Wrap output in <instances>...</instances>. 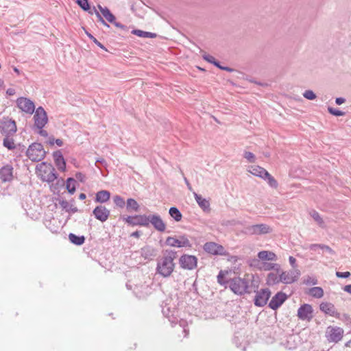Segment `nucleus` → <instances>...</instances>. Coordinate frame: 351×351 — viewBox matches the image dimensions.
<instances>
[{
  "label": "nucleus",
  "instance_id": "obj_1",
  "mask_svg": "<svg viewBox=\"0 0 351 351\" xmlns=\"http://www.w3.org/2000/svg\"><path fill=\"white\" fill-rule=\"evenodd\" d=\"M162 256L158 260L156 272L164 278L171 276L174 270V259L177 253L172 250H166L162 252Z\"/></svg>",
  "mask_w": 351,
  "mask_h": 351
},
{
  "label": "nucleus",
  "instance_id": "obj_2",
  "mask_svg": "<svg viewBox=\"0 0 351 351\" xmlns=\"http://www.w3.org/2000/svg\"><path fill=\"white\" fill-rule=\"evenodd\" d=\"M247 171L267 181L271 188L277 189L278 186L277 180L263 167L258 165H251L248 167Z\"/></svg>",
  "mask_w": 351,
  "mask_h": 351
},
{
  "label": "nucleus",
  "instance_id": "obj_3",
  "mask_svg": "<svg viewBox=\"0 0 351 351\" xmlns=\"http://www.w3.org/2000/svg\"><path fill=\"white\" fill-rule=\"evenodd\" d=\"M228 287L235 294L241 295L244 293H249V280L247 278H241L240 277H235L230 279L226 282Z\"/></svg>",
  "mask_w": 351,
  "mask_h": 351
},
{
  "label": "nucleus",
  "instance_id": "obj_4",
  "mask_svg": "<svg viewBox=\"0 0 351 351\" xmlns=\"http://www.w3.org/2000/svg\"><path fill=\"white\" fill-rule=\"evenodd\" d=\"M26 155L32 161L39 162L45 157L46 152L41 143H34L29 146Z\"/></svg>",
  "mask_w": 351,
  "mask_h": 351
},
{
  "label": "nucleus",
  "instance_id": "obj_5",
  "mask_svg": "<svg viewBox=\"0 0 351 351\" xmlns=\"http://www.w3.org/2000/svg\"><path fill=\"white\" fill-rule=\"evenodd\" d=\"M0 124L1 132L5 136H12L17 130L16 122L9 117H3Z\"/></svg>",
  "mask_w": 351,
  "mask_h": 351
},
{
  "label": "nucleus",
  "instance_id": "obj_6",
  "mask_svg": "<svg viewBox=\"0 0 351 351\" xmlns=\"http://www.w3.org/2000/svg\"><path fill=\"white\" fill-rule=\"evenodd\" d=\"M272 228L265 223L252 225L245 228L244 232L249 235H261L271 233Z\"/></svg>",
  "mask_w": 351,
  "mask_h": 351
},
{
  "label": "nucleus",
  "instance_id": "obj_7",
  "mask_svg": "<svg viewBox=\"0 0 351 351\" xmlns=\"http://www.w3.org/2000/svg\"><path fill=\"white\" fill-rule=\"evenodd\" d=\"M34 124L38 129H42L47 123L48 117L44 108L38 107L34 116Z\"/></svg>",
  "mask_w": 351,
  "mask_h": 351
},
{
  "label": "nucleus",
  "instance_id": "obj_8",
  "mask_svg": "<svg viewBox=\"0 0 351 351\" xmlns=\"http://www.w3.org/2000/svg\"><path fill=\"white\" fill-rule=\"evenodd\" d=\"M197 259L195 256L184 254L179 259V263L182 268L192 270L197 267Z\"/></svg>",
  "mask_w": 351,
  "mask_h": 351
},
{
  "label": "nucleus",
  "instance_id": "obj_9",
  "mask_svg": "<svg viewBox=\"0 0 351 351\" xmlns=\"http://www.w3.org/2000/svg\"><path fill=\"white\" fill-rule=\"evenodd\" d=\"M271 296V291L269 289H262L258 291L254 298V304L256 306H264Z\"/></svg>",
  "mask_w": 351,
  "mask_h": 351
},
{
  "label": "nucleus",
  "instance_id": "obj_10",
  "mask_svg": "<svg viewBox=\"0 0 351 351\" xmlns=\"http://www.w3.org/2000/svg\"><path fill=\"white\" fill-rule=\"evenodd\" d=\"M123 220L131 226H148V217L145 215L128 216Z\"/></svg>",
  "mask_w": 351,
  "mask_h": 351
},
{
  "label": "nucleus",
  "instance_id": "obj_11",
  "mask_svg": "<svg viewBox=\"0 0 351 351\" xmlns=\"http://www.w3.org/2000/svg\"><path fill=\"white\" fill-rule=\"evenodd\" d=\"M280 276L282 282L285 284H291L298 280L300 276V271L298 269H291L287 271H282Z\"/></svg>",
  "mask_w": 351,
  "mask_h": 351
},
{
  "label": "nucleus",
  "instance_id": "obj_12",
  "mask_svg": "<svg viewBox=\"0 0 351 351\" xmlns=\"http://www.w3.org/2000/svg\"><path fill=\"white\" fill-rule=\"evenodd\" d=\"M17 106L23 112L28 114H33L35 110V106L32 101L27 98L20 97L16 100Z\"/></svg>",
  "mask_w": 351,
  "mask_h": 351
},
{
  "label": "nucleus",
  "instance_id": "obj_13",
  "mask_svg": "<svg viewBox=\"0 0 351 351\" xmlns=\"http://www.w3.org/2000/svg\"><path fill=\"white\" fill-rule=\"evenodd\" d=\"M39 166L40 167L43 166L45 167V169H44L43 173L42 175L43 180L46 181L47 182H52L57 178V173H56V170L52 167V165H46L45 162H43L40 164Z\"/></svg>",
  "mask_w": 351,
  "mask_h": 351
},
{
  "label": "nucleus",
  "instance_id": "obj_14",
  "mask_svg": "<svg viewBox=\"0 0 351 351\" xmlns=\"http://www.w3.org/2000/svg\"><path fill=\"white\" fill-rule=\"evenodd\" d=\"M205 252L213 255H226L224 247L214 242H207L204 245Z\"/></svg>",
  "mask_w": 351,
  "mask_h": 351
},
{
  "label": "nucleus",
  "instance_id": "obj_15",
  "mask_svg": "<svg viewBox=\"0 0 351 351\" xmlns=\"http://www.w3.org/2000/svg\"><path fill=\"white\" fill-rule=\"evenodd\" d=\"M147 217H148V226L151 223L156 230L161 232L165 231L166 225L160 215L154 214Z\"/></svg>",
  "mask_w": 351,
  "mask_h": 351
},
{
  "label": "nucleus",
  "instance_id": "obj_16",
  "mask_svg": "<svg viewBox=\"0 0 351 351\" xmlns=\"http://www.w3.org/2000/svg\"><path fill=\"white\" fill-rule=\"evenodd\" d=\"M313 308L308 304H304L300 306L298 310V317L301 320L310 321L313 318Z\"/></svg>",
  "mask_w": 351,
  "mask_h": 351
},
{
  "label": "nucleus",
  "instance_id": "obj_17",
  "mask_svg": "<svg viewBox=\"0 0 351 351\" xmlns=\"http://www.w3.org/2000/svg\"><path fill=\"white\" fill-rule=\"evenodd\" d=\"M287 299V295L282 291L278 292L270 300L269 307L272 310L278 309Z\"/></svg>",
  "mask_w": 351,
  "mask_h": 351
},
{
  "label": "nucleus",
  "instance_id": "obj_18",
  "mask_svg": "<svg viewBox=\"0 0 351 351\" xmlns=\"http://www.w3.org/2000/svg\"><path fill=\"white\" fill-rule=\"evenodd\" d=\"M14 169L12 165H6L0 169V179L2 182H10L13 180Z\"/></svg>",
  "mask_w": 351,
  "mask_h": 351
},
{
  "label": "nucleus",
  "instance_id": "obj_19",
  "mask_svg": "<svg viewBox=\"0 0 351 351\" xmlns=\"http://www.w3.org/2000/svg\"><path fill=\"white\" fill-rule=\"evenodd\" d=\"M93 213L97 219L104 222L108 220L110 213L105 206L100 205L95 207Z\"/></svg>",
  "mask_w": 351,
  "mask_h": 351
},
{
  "label": "nucleus",
  "instance_id": "obj_20",
  "mask_svg": "<svg viewBox=\"0 0 351 351\" xmlns=\"http://www.w3.org/2000/svg\"><path fill=\"white\" fill-rule=\"evenodd\" d=\"M329 335L328 340L330 341L337 343L343 337V330L340 327H328Z\"/></svg>",
  "mask_w": 351,
  "mask_h": 351
},
{
  "label": "nucleus",
  "instance_id": "obj_21",
  "mask_svg": "<svg viewBox=\"0 0 351 351\" xmlns=\"http://www.w3.org/2000/svg\"><path fill=\"white\" fill-rule=\"evenodd\" d=\"M320 310L330 316L339 317V313L336 309L335 305L330 302H322L319 305Z\"/></svg>",
  "mask_w": 351,
  "mask_h": 351
},
{
  "label": "nucleus",
  "instance_id": "obj_22",
  "mask_svg": "<svg viewBox=\"0 0 351 351\" xmlns=\"http://www.w3.org/2000/svg\"><path fill=\"white\" fill-rule=\"evenodd\" d=\"M193 196L198 206L204 212L207 213L210 212V204L208 199L203 198L200 195L195 192H193Z\"/></svg>",
  "mask_w": 351,
  "mask_h": 351
},
{
  "label": "nucleus",
  "instance_id": "obj_23",
  "mask_svg": "<svg viewBox=\"0 0 351 351\" xmlns=\"http://www.w3.org/2000/svg\"><path fill=\"white\" fill-rule=\"evenodd\" d=\"M55 164L60 171H64L66 169V162L62 152L58 150L53 154Z\"/></svg>",
  "mask_w": 351,
  "mask_h": 351
},
{
  "label": "nucleus",
  "instance_id": "obj_24",
  "mask_svg": "<svg viewBox=\"0 0 351 351\" xmlns=\"http://www.w3.org/2000/svg\"><path fill=\"white\" fill-rule=\"evenodd\" d=\"M141 256L144 260H152L155 256V250L150 246H145L141 249Z\"/></svg>",
  "mask_w": 351,
  "mask_h": 351
},
{
  "label": "nucleus",
  "instance_id": "obj_25",
  "mask_svg": "<svg viewBox=\"0 0 351 351\" xmlns=\"http://www.w3.org/2000/svg\"><path fill=\"white\" fill-rule=\"evenodd\" d=\"M98 8L106 21L110 23L114 22L116 18L107 7L103 8L100 5H98Z\"/></svg>",
  "mask_w": 351,
  "mask_h": 351
},
{
  "label": "nucleus",
  "instance_id": "obj_26",
  "mask_svg": "<svg viewBox=\"0 0 351 351\" xmlns=\"http://www.w3.org/2000/svg\"><path fill=\"white\" fill-rule=\"evenodd\" d=\"M110 192L106 190H102L96 193L95 201L100 203H105L110 199Z\"/></svg>",
  "mask_w": 351,
  "mask_h": 351
},
{
  "label": "nucleus",
  "instance_id": "obj_27",
  "mask_svg": "<svg viewBox=\"0 0 351 351\" xmlns=\"http://www.w3.org/2000/svg\"><path fill=\"white\" fill-rule=\"evenodd\" d=\"M258 257L263 261H275L276 260V255L271 252L261 251L258 254Z\"/></svg>",
  "mask_w": 351,
  "mask_h": 351
},
{
  "label": "nucleus",
  "instance_id": "obj_28",
  "mask_svg": "<svg viewBox=\"0 0 351 351\" xmlns=\"http://www.w3.org/2000/svg\"><path fill=\"white\" fill-rule=\"evenodd\" d=\"M309 249L313 251H316L317 249H326V252L328 254L332 255L335 254V252L330 247L324 244H311L309 245Z\"/></svg>",
  "mask_w": 351,
  "mask_h": 351
},
{
  "label": "nucleus",
  "instance_id": "obj_29",
  "mask_svg": "<svg viewBox=\"0 0 351 351\" xmlns=\"http://www.w3.org/2000/svg\"><path fill=\"white\" fill-rule=\"evenodd\" d=\"M281 282V276L276 273L271 272L268 274L267 277V284L269 285H274Z\"/></svg>",
  "mask_w": 351,
  "mask_h": 351
},
{
  "label": "nucleus",
  "instance_id": "obj_30",
  "mask_svg": "<svg viewBox=\"0 0 351 351\" xmlns=\"http://www.w3.org/2000/svg\"><path fill=\"white\" fill-rule=\"evenodd\" d=\"M307 293L315 298H321L324 295V290L322 287H314L309 289Z\"/></svg>",
  "mask_w": 351,
  "mask_h": 351
},
{
  "label": "nucleus",
  "instance_id": "obj_31",
  "mask_svg": "<svg viewBox=\"0 0 351 351\" xmlns=\"http://www.w3.org/2000/svg\"><path fill=\"white\" fill-rule=\"evenodd\" d=\"M69 241L77 245H82L85 241V237L84 236H77L73 233H70L69 234Z\"/></svg>",
  "mask_w": 351,
  "mask_h": 351
},
{
  "label": "nucleus",
  "instance_id": "obj_32",
  "mask_svg": "<svg viewBox=\"0 0 351 351\" xmlns=\"http://www.w3.org/2000/svg\"><path fill=\"white\" fill-rule=\"evenodd\" d=\"M170 216L176 221H180L182 218L181 212L176 207H171L169 210Z\"/></svg>",
  "mask_w": 351,
  "mask_h": 351
},
{
  "label": "nucleus",
  "instance_id": "obj_33",
  "mask_svg": "<svg viewBox=\"0 0 351 351\" xmlns=\"http://www.w3.org/2000/svg\"><path fill=\"white\" fill-rule=\"evenodd\" d=\"M126 208L128 211L137 212L139 210V204L134 199L129 198L126 202Z\"/></svg>",
  "mask_w": 351,
  "mask_h": 351
},
{
  "label": "nucleus",
  "instance_id": "obj_34",
  "mask_svg": "<svg viewBox=\"0 0 351 351\" xmlns=\"http://www.w3.org/2000/svg\"><path fill=\"white\" fill-rule=\"evenodd\" d=\"M132 33L136 36L142 38H156V34L155 33H152L149 32H145L140 29H134L132 32Z\"/></svg>",
  "mask_w": 351,
  "mask_h": 351
},
{
  "label": "nucleus",
  "instance_id": "obj_35",
  "mask_svg": "<svg viewBox=\"0 0 351 351\" xmlns=\"http://www.w3.org/2000/svg\"><path fill=\"white\" fill-rule=\"evenodd\" d=\"M310 215L317 222V223L322 228L325 227V223L318 212L312 210L310 212Z\"/></svg>",
  "mask_w": 351,
  "mask_h": 351
},
{
  "label": "nucleus",
  "instance_id": "obj_36",
  "mask_svg": "<svg viewBox=\"0 0 351 351\" xmlns=\"http://www.w3.org/2000/svg\"><path fill=\"white\" fill-rule=\"evenodd\" d=\"M75 180L72 178L66 180V188L71 194H73L75 191Z\"/></svg>",
  "mask_w": 351,
  "mask_h": 351
},
{
  "label": "nucleus",
  "instance_id": "obj_37",
  "mask_svg": "<svg viewBox=\"0 0 351 351\" xmlns=\"http://www.w3.org/2000/svg\"><path fill=\"white\" fill-rule=\"evenodd\" d=\"M10 136H5L3 139V145L8 149L12 150L15 148V144L13 138H10Z\"/></svg>",
  "mask_w": 351,
  "mask_h": 351
},
{
  "label": "nucleus",
  "instance_id": "obj_38",
  "mask_svg": "<svg viewBox=\"0 0 351 351\" xmlns=\"http://www.w3.org/2000/svg\"><path fill=\"white\" fill-rule=\"evenodd\" d=\"M165 243L171 247H180L179 244V239L173 237H168L166 239Z\"/></svg>",
  "mask_w": 351,
  "mask_h": 351
},
{
  "label": "nucleus",
  "instance_id": "obj_39",
  "mask_svg": "<svg viewBox=\"0 0 351 351\" xmlns=\"http://www.w3.org/2000/svg\"><path fill=\"white\" fill-rule=\"evenodd\" d=\"M179 244L180 247H190L191 246V244L190 243V241L188 239L187 237L185 235L180 236L179 237Z\"/></svg>",
  "mask_w": 351,
  "mask_h": 351
},
{
  "label": "nucleus",
  "instance_id": "obj_40",
  "mask_svg": "<svg viewBox=\"0 0 351 351\" xmlns=\"http://www.w3.org/2000/svg\"><path fill=\"white\" fill-rule=\"evenodd\" d=\"M58 203L62 210L66 212H70V208H71V204H70L66 200L64 199H59Z\"/></svg>",
  "mask_w": 351,
  "mask_h": 351
},
{
  "label": "nucleus",
  "instance_id": "obj_41",
  "mask_svg": "<svg viewBox=\"0 0 351 351\" xmlns=\"http://www.w3.org/2000/svg\"><path fill=\"white\" fill-rule=\"evenodd\" d=\"M114 202L119 208H123L125 205L124 199L119 195L114 197Z\"/></svg>",
  "mask_w": 351,
  "mask_h": 351
},
{
  "label": "nucleus",
  "instance_id": "obj_42",
  "mask_svg": "<svg viewBox=\"0 0 351 351\" xmlns=\"http://www.w3.org/2000/svg\"><path fill=\"white\" fill-rule=\"evenodd\" d=\"M76 3L84 10L88 11L90 10V5L88 0H76Z\"/></svg>",
  "mask_w": 351,
  "mask_h": 351
},
{
  "label": "nucleus",
  "instance_id": "obj_43",
  "mask_svg": "<svg viewBox=\"0 0 351 351\" xmlns=\"http://www.w3.org/2000/svg\"><path fill=\"white\" fill-rule=\"evenodd\" d=\"M243 156L249 162L254 163L256 161L255 155L250 152H245Z\"/></svg>",
  "mask_w": 351,
  "mask_h": 351
},
{
  "label": "nucleus",
  "instance_id": "obj_44",
  "mask_svg": "<svg viewBox=\"0 0 351 351\" xmlns=\"http://www.w3.org/2000/svg\"><path fill=\"white\" fill-rule=\"evenodd\" d=\"M328 111L332 115L339 117V116H343L345 115V112L343 111H341L338 109L332 108V107H328Z\"/></svg>",
  "mask_w": 351,
  "mask_h": 351
},
{
  "label": "nucleus",
  "instance_id": "obj_45",
  "mask_svg": "<svg viewBox=\"0 0 351 351\" xmlns=\"http://www.w3.org/2000/svg\"><path fill=\"white\" fill-rule=\"evenodd\" d=\"M93 10L95 12V14L98 19V21L100 22L103 25L106 26L107 27H109L110 25L106 22V21L104 19L103 16L100 14V13L96 10V8L94 7Z\"/></svg>",
  "mask_w": 351,
  "mask_h": 351
},
{
  "label": "nucleus",
  "instance_id": "obj_46",
  "mask_svg": "<svg viewBox=\"0 0 351 351\" xmlns=\"http://www.w3.org/2000/svg\"><path fill=\"white\" fill-rule=\"evenodd\" d=\"M304 97L307 99L313 100L316 98V95L313 93V90H307L303 93Z\"/></svg>",
  "mask_w": 351,
  "mask_h": 351
},
{
  "label": "nucleus",
  "instance_id": "obj_47",
  "mask_svg": "<svg viewBox=\"0 0 351 351\" xmlns=\"http://www.w3.org/2000/svg\"><path fill=\"white\" fill-rule=\"evenodd\" d=\"M87 36L93 40V42L96 44L101 49L107 51L106 48L100 43L99 42L92 34L87 33Z\"/></svg>",
  "mask_w": 351,
  "mask_h": 351
},
{
  "label": "nucleus",
  "instance_id": "obj_48",
  "mask_svg": "<svg viewBox=\"0 0 351 351\" xmlns=\"http://www.w3.org/2000/svg\"><path fill=\"white\" fill-rule=\"evenodd\" d=\"M202 58L204 60L207 61L209 63L213 64L216 59L211 55L209 54H204Z\"/></svg>",
  "mask_w": 351,
  "mask_h": 351
},
{
  "label": "nucleus",
  "instance_id": "obj_49",
  "mask_svg": "<svg viewBox=\"0 0 351 351\" xmlns=\"http://www.w3.org/2000/svg\"><path fill=\"white\" fill-rule=\"evenodd\" d=\"M337 319H339L343 322H351V318L348 314L344 313L343 315H341L339 313V317H336Z\"/></svg>",
  "mask_w": 351,
  "mask_h": 351
},
{
  "label": "nucleus",
  "instance_id": "obj_50",
  "mask_svg": "<svg viewBox=\"0 0 351 351\" xmlns=\"http://www.w3.org/2000/svg\"><path fill=\"white\" fill-rule=\"evenodd\" d=\"M350 275L351 274L349 271H346V272L337 271L336 272L337 277L341 278H347L350 277Z\"/></svg>",
  "mask_w": 351,
  "mask_h": 351
},
{
  "label": "nucleus",
  "instance_id": "obj_51",
  "mask_svg": "<svg viewBox=\"0 0 351 351\" xmlns=\"http://www.w3.org/2000/svg\"><path fill=\"white\" fill-rule=\"evenodd\" d=\"M289 261L293 269H297L296 259L293 256H289Z\"/></svg>",
  "mask_w": 351,
  "mask_h": 351
},
{
  "label": "nucleus",
  "instance_id": "obj_52",
  "mask_svg": "<svg viewBox=\"0 0 351 351\" xmlns=\"http://www.w3.org/2000/svg\"><path fill=\"white\" fill-rule=\"evenodd\" d=\"M114 26H116L118 28H120L123 30H127V27L123 24H121L119 22H117L116 19L114 20V22L112 23Z\"/></svg>",
  "mask_w": 351,
  "mask_h": 351
},
{
  "label": "nucleus",
  "instance_id": "obj_53",
  "mask_svg": "<svg viewBox=\"0 0 351 351\" xmlns=\"http://www.w3.org/2000/svg\"><path fill=\"white\" fill-rule=\"evenodd\" d=\"M75 178L82 182H84L85 181V176L81 172L76 173Z\"/></svg>",
  "mask_w": 351,
  "mask_h": 351
},
{
  "label": "nucleus",
  "instance_id": "obj_54",
  "mask_svg": "<svg viewBox=\"0 0 351 351\" xmlns=\"http://www.w3.org/2000/svg\"><path fill=\"white\" fill-rule=\"evenodd\" d=\"M223 276L224 275L222 271H221L217 276V281L220 285H224L226 283V282L223 281Z\"/></svg>",
  "mask_w": 351,
  "mask_h": 351
},
{
  "label": "nucleus",
  "instance_id": "obj_55",
  "mask_svg": "<svg viewBox=\"0 0 351 351\" xmlns=\"http://www.w3.org/2000/svg\"><path fill=\"white\" fill-rule=\"evenodd\" d=\"M98 163L101 164L102 166H104V167H105V166H106V161L104 158H97V159L96 160V161H95V165H96V166H97L98 168H99V166H97V164H98Z\"/></svg>",
  "mask_w": 351,
  "mask_h": 351
},
{
  "label": "nucleus",
  "instance_id": "obj_56",
  "mask_svg": "<svg viewBox=\"0 0 351 351\" xmlns=\"http://www.w3.org/2000/svg\"><path fill=\"white\" fill-rule=\"evenodd\" d=\"M345 101H346V99L343 97H337L335 99V103L337 105H341V104H343L345 102Z\"/></svg>",
  "mask_w": 351,
  "mask_h": 351
},
{
  "label": "nucleus",
  "instance_id": "obj_57",
  "mask_svg": "<svg viewBox=\"0 0 351 351\" xmlns=\"http://www.w3.org/2000/svg\"><path fill=\"white\" fill-rule=\"evenodd\" d=\"M141 231L136 230L131 234V237L138 238L141 236Z\"/></svg>",
  "mask_w": 351,
  "mask_h": 351
},
{
  "label": "nucleus",
  "instance_id": "obj_58",
  "mask_svg": "<svg viewBox=\"0 0 351 351\" xmlns=\"http://www.w3.org/2000/svg\"><path fill=\"white\" fill-rule=\"evenodd\" d=\"M184 180L187 186L188 189L189 191H193L192 186H191V184L189 183V180H187V178L184 177Z\"/></svg>",
  "mask_w": 351,
  "mask_h": 351
},
{
  "label": "nucleus",
  "instance_id": "obj_59",
  "mask_svg": "<svg viewBox=\"0 0 351 351\" xmlns=\"http://www.w3.org/2000/svg\"><path fill=\"white\" fill-rule=\"evenodd\" d=\"M39 134L40 136L47 137L48 136V132L46 130H44L42 129H40Z\"/></svg>",
  "mask_w": 351,
  "mask_h": 351
},
{
  "label": "nucleus",
  "instance_id": "obj_60",
  "mask_svg": "<svg viewBox=\"0 0 351 351\" xmlns=\"http://www.w3.org/2000/svg\"><path fill=\"white\" fill-rule=\"evenodd\" d=\"M343 290L348 293H350L351 294V284L350 285H346L344 287H343Z\"/></svg>",
  "mask_w": 351,
  "mask_h": 351
},
{
  "label": "nucleus",
  "instance_id": "obj_61",
  "mask_svg": "<svg viewBox=\"0 0 351 351\" xmlns=\"http://www.w3.org/2000/svg\"><path fill=\"white\" fill-rule=\"evenodd\" d=\"M306 283H311L312 285H315L317 284V280L315 278H309V280L306 281Z\"/></svg>",
  "mask_w": 351,
  "mask_h": 351
},
{
  "label": "nucleus",
  "instance_id": "obj_62",
  "mask_svg": "<svg viewBox=\"0 0 351 351\" xmlns=\"http://www.w3.org/2000/svg\"><path fill=\"white\" fill-rule=\"evenodd\" d=\"M55 143H56L58 146L60 147V146H62V145H63V141H62V140H61V139H60V138H58V139H56V141H55Z\"/></svg>",
  "mask_w": 351,
  "mask_h": 351
},
{
  "label": "nucleus",
  "instance_id": "obj_63",
  "mask_svg": "<svg viewBox=\"0 0 351 351\" xmlns=\"http://www.w3.org/2000/svg\"><path fill=\"white\" fill-rule=\"evenodd\" d=\"M221 70L223 71H228V72H232L234 71V70L230 67H228V66H223L221 68Z\"/></svg>",
  "mask_w": 351,
  "mask_h": 351
},
{
  "label": "nucleus",
  "instance_id": "obj_64",
  "mask_svg": "<svg viewBox=\"0 0 351 351\" xmlns=\"http://www.w3.org/2000/svg\"><path fill=\"white\" fill-rule=\"evenodd\" d=\"M213 64H214L215 66L218 67L221 70V68L223 67V66H221L219 62H218L217 60H215Z\"/></svg>",
  "mask_w": 351,
  "mask_h": 351
}]
</instances>
